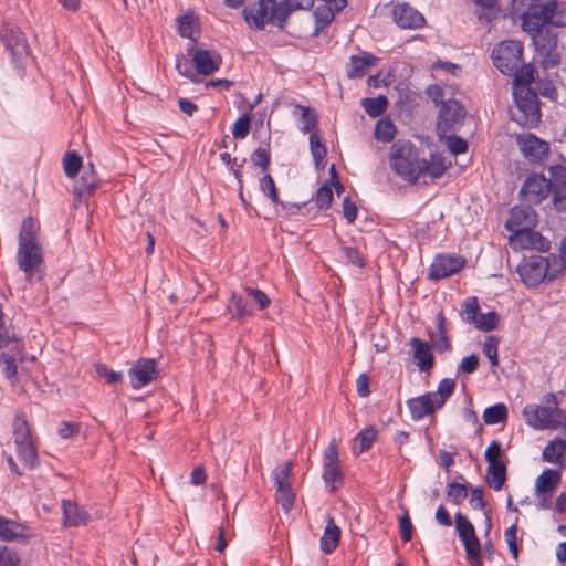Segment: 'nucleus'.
I'll return each instance as SVG.
<instances>
[{
    "label": "nucleus",
    "instance_id": "8",
    "mask_svg": "<svg viewBox=\"0 0 566 566\" xmlns=\"http://www.w3.org/2000/svg\"><path fill=\"white\" fill-rule=\"evenodd\" d=\"M523 44L517 40H506L492 52L493 64L503 74L512 75L522 65Z\"/></svg>",
    "mask_w": 566,
    "mask_h": 566
},
{
    "label": "nucleus",
    "instance_id": "29",
    "mask_svg": "<svg viewBox=\"0 0 566 566\" xmlns=\"http://www.w3.org/2000/svg\"><path fill=\"white\" fill-rule=\"evenodd\" d=\"M227 311L231 314L233 319L241 322L247 317L252 316L254 313L247 295H241L234 292L227 304Z\"/></svg>",
    "mask_w": 566,
    "mask_h": 566
},
{
    "label": "nucleus",
    "instance_id": "37",
    "mask_svg": "<svg viewBox=\"0 0 566 566\" xmlns=\"http://www.w3.org/2000/svg\"><path fill=\"white\" fill-rule=\"evenodd\" d=\"M506 481V463L489 465L486 470V482L490 488L500 491Z\"/></svg>",
    "mask_w": 566,
    "mask_h": 566
},
{
    "label": "nucleus",
    "instance_id": "23",
    "mask_svg": "<svg viewBox=\"0 0 566 566\" xmlns=\"http://www.w3.org/2000/svg\"><path fill=\"white\" fill-rule=\"evenodd\" d=\"M34 534L23 524L0 515V539L3 542L27 543Z\"/></svg>",
    "mask_w": 566,
    "mask_h": 566
},
{
    "label": "nucleus",
    "instance_id": "30",
    "mask_svg": "<svg viewBox=\"0 0 566 566\" xmlns=\"http://www.w3.org/2000/svg\"><path fill=\"white\" fill-rule=\"evenodd\" d=\"M340 534V528L336 525L334 518L329 516L319 542L322 552L325 554H332L339 544Z\"/></svg>",
    "mask_w": 566,
    "mask_h": 566
},
{
    "label": "nucleus",
    "instance_id": "5",
    "mask_svg": "<svg viewBox=\"0 0 566 566\" xmlns=\"http://www.w3.org/2000/svg\"><path fill=\"white\" fill-rule=\"evenodd\" d=\"M454 390L455 380L451 378H443L438 384L436 391L426 392L421 396L408 399L406 403L410 411L411 419L419 421L433 415L446 405Z\"/></svg>",
    "mask_w": 566,
    "mask_h": 566
},
{
    "label": "nucleus",
    "instance_id": "21",
    "mask_svg": "<svg viewBox=\"0 0 566 566\" xmlns=\"http://www.w3.org/2000/svg\"><path fill=\"white\" fill-rule=\"evenodd\" d=\"M134 389H140L157 376L155 359H138L128 371Z\"/></svg>",
    "mask_w": 566,
    "mask_h": 566
},
{
    "label": "nucleus",
    "instance_id": "50",
    "mask_svg": "<svg viewBox=\"0 0 566 566\" xmlns=\"http://www.w3.org/2000/svg\"><path fill=\"white\" fill-rule=\"evenodd\" d=\"M500 339L496 336H488L483 344V354L489 358L492 367L499 366V349Z\"/></svg>",
    "mask_w": 566,
    "mask_h": 566
},
{
    "label": "nucleus",
    "instance_id": "36",
    "mask_svg": "<svg viewBox=\"0 0 566 566\" xmlns=\"http://www.w3.org/2000/svg\"><path fill=\"white\" fill-rule=\"evenodd\" d=\"M17 447V453L20 459V461L23 463V465L28 469H33L38 462V451L34 444V441L23 442L15 444Z\"/></svg>",
    "mask_w": 566,
    "mask_h": 566
},
{
    "label": "nucleus",
    "instance_id": "39",
    "mask_svg": "<svg viewBox=\"0 0 566 566\" xmlns=\"http://www.w3.org/2000/svg\"><path fill=\"white\" fill-rule=\"evenodd\" d=\"M397 134L396 126L389 118H381L376 123L375 137L382 143H390Z\"/></svg>",
    "mask_w": 566,
    "mask_h": 566
},
{
    "label": "nucleus",
    "instance_id": "20",
    "mask_svg": "<svg viewBox=\"0 0 566 566\" xmlns=\"http://www.w3.org/2000/svg\"><path fill=\"white\" fill-rule=\"evenodd\" d=\"M536 213L531 206H515L510 212L506 229L511 232L530 230L536 226Z\"/></svg>",
    "mask_w": 566,
    "mask_h": 566
},
{
    "label": "nucleus",
    "instance_id": "60",
    "mask_svg": "<svg viewBox=\"0 0 566 566\" xmlns=\"http://www.w3.org/2000/svg\"><path fill=\"white\" fill-rule=\"evenodd\" d=\"M271 155L269 149L259 147L251 155V161L254 166L260 167L263 171L270 166Z\"/></svg>",
    "mask_w": 566,
    "mask_h": 566
},
{
    "label": "nucleus",
    "instance_id": "24",
    "mask_svg": "<svg viewBox=\"0 0 566 566\" xmlns=\"http://www.w3.org/2000/svg\"><path fill=\"white\" fill-rule=\"evenodd\" d=\"M392 17L401 29H419L426 23L424 17L408 3L395 6Z\"/></svg>",
    "mask_w": 566,
    "mask_h": 566
},
{
    "label": "nucleus",
    "instance_id": "58",
    "mask_svg": "<svg viewBox=\"0 0 566 566\" xmlns=\"http://www.w3.org/2000/svg\"><path fill=\"white\" fill-rule=\"evenodd\" d=\"M251 119L248 114L242 115L233 125L232 135L237 139H243L249 135Z\"/></svg>",
    "mask_w": 566,
    "mask_h": 566
},
{
    "label": "nucleus",
    "instance_id": "40",
    "mask_svg": "<svg viewBox=\"0 0 566 566\" xmlns=\"http://www.w3.org/2000/svg\"><path fill=\"white\" fill-rule=\"evenodd\" d=\"M378 437V430L374 426L364 428L356 437L355 442L359 443L358 454L368 451Z\"/></svg>",
    "mask_w": 566,
    "mask_h": 566
},
{
    "label": "nucleus",
    "instance_id": "59",
    "mask_svg": "<svg viewBox=\"0 0 566 566\" xmlns=\"http://www.w3.org/2000/svg\"><path fill=\"white\" fill-rule=\"evenodd\" d=\"M480 365V358L476 354H471L464 358H462L461 363L458 366L457 374H465L471 375L473 374Z\"/></svg>",
    "mask_w": 566,
    "mask_h": 566
},
{
    "label": "nucleus",
    "instance_id": "9",
    "mask_svg": "<svg viewBox=\"0 0 566 566\" xmlns=\"http://www.w3.org/2000/svg\"><path fill=\"white\" fill-rule=\"evenodd\" d=\"M526 423L534 429H557L566 423V413L559 408L527 405L523 409Z\"/></svg>",
    "mask_w": 566,
    "mask_h": 566
},
{
    "label": "nucleus",
    "instance_id": "53",
    "mask_svg": "<svg viewBox=\"0 0 566 566\" xmlns=\"http://www.w3.org/2000/svg\"><path fill=\"white\" fill-rule=\"evenodd\" d=\"M261 191L273 202L279 203V192L271 175L266 174L260 179Z\"/></svg>",
    "mask_w": 566,
    "mask_h": 566
},
{
    "label": "nucleus",
    "instance_id": "43",
    "mask_svg": "<svg viewBox=\"0 0 566 566\" xmlns=\"http://www.w3.org/2000/svg\"><path fill=\"white\" fill-rule=\"evenodd\" d=\"M507 409L504 403H496L486 408L483 412V420L486 424H496L505 421Z\"/></svg>",
    "mask_w": 566,
    "mask_h": 566
},
{
    "label": "nucleus",
    "instance_id": "13",
    "mask_svg": "<svg viewBox=\"0 0 566 566\" xmlns=\"http://www.w3.org/2000/svg\"><path fill=\"white\" fill-rule=\"evenodd\" d=\"M323 479L327 485H331V491H336L343 484L338 446L335 439L329 442L324 451Z\"/></svg>",
    "mask_w": 566,
    "mask_h": 566
},
{
    "label": "nucleus",
    "instance_id": "55",
    "mask_svg": "<svg viewBox=\"0 0 566 566\" xmlns=\"http://www.w3.org/2000/svg\"><path fill=\"white\" fill-rule=\"evenodd\" d=\"M20 556L14 549L0 544V566H20Z\"/></svg>",
    "mask_w": 566,
    "mask_h": 566
},
{
    "label": "nucleus",
    "instance_id": "19",
    "mask_svg": "<svg viewBox=\"0 0 566 566\" xmlns=\"http://www.w3.org/2000/svg\"><path fill=\"white\" fill-rule=\"evenodd\" d=\"M510 245L515 250L525 249L546 252L551 248V242L538 232L530 229L513 232V235L510 238Z\"/></svg>",
    "mask_w": 566,
    "mask_h": 566
},
{
    "label": "nucleus",
    "instance_id": "33",
    "mask_svg": "<svg viewBox=\"0 0 566 566\" xmlns=\"http://www.w3.org/2000/svg\"><path fill=\"white\" fill-rule=\"evenodd\" d=\"M534 67L532 64H525L522 62V65L517 69L516 72H512L514 75L513 78V92H517L518 90L533 91L531 88V84L534 81Z\"/></svg>",
    "mask_w": 566,
    "mask_h": 566
},
{
    "label": "nucleus",
    "instance_id": "27",
    "mask_svg": "<svg viewBox=\"0 0 566 566\" xmlns=\"http://www.w3.org/2000/svg\"><path fill=\"white\" fill-rule=\"evenodd\" d=\"M379 59L369 52H361L358 55H352L346 66V73L349 78H358L366 75L368 69L376 65Z\"/></svg>",
    "mask_w": 566,
    "mask_h": 566
},
{
    "label": "nucleus",
    "instance_id": "42",
    "mask_svg": "<svg viewBox=\"0 0 566 566\" xmlns=\"http://www.w3.org/2000/svg\"><path fill=\"white\" fill-rule=\"evenodd\" d=\"M83 167L82 157L75 151H67L63 158V169L69 178H74Z\"/></svg>",
    "mask_w": 566,
    "mask_h": 566
},
{
    "label": "nucleus",
    "instance_id": "4",
    "mask_svg": "<svg viewBox=\"0 0 566 566\" xmlns=\"http://www.w3.org/2000/svg\"><path fill=\"white\" fill-rule=\"evenodd\" d=\"M291 3L276 0H259L254 9H244L247 23L254 30H263L266 24H272L283 30L287 17L291 14Z\"/></svg>",
    "mask_w": 566,
    "mask_h": 566
},
{
    "label": "nucleus",
    "instance_id": "45",
    "mask_svg": "<svg viewBox=\"0 0 566 566\" xmlns=\"http://www.w3.org/2000/svg\"><path fill=\"white\" fill-rule=\"evenodd\" d=\"M220 159L231 170L235 180L238 181V186L240 188H242L243 187V176H242L241 168H242L243 164L245 163V158H243L241 160V163L238 164V158H235V157L232 158L229 153H222V154H220Z\"/></svg>",
    "mask_w": 566,
    "mask_h": 566
},
{
    "label": "nucleus",
    "instance_id": "12",
    "mask_svg": "<svg viewBox=\"0 0 566 566\" xmlns=\"http://www.w3.org/2000/svg\"><path fill=\"white\" fill-rule=\"evenodd\" d=\"M465 258L459 254L442 253L438 254L429 268L428 277L430 280H442L459 273L465 265Z\"/></svg>",
    "mask_w": 566,
    "mask_h": 566
},
{
    "label": "nucleus",
    "instance_id": "44",
    "mask_svg": "<svg viewBox=\"0 0 566 566\" xmlns=\"http://www.w3.org/2000/svg\"><path fill=\"white\" fill-rule=\"evenodd\" d=\"M310 147L315 165L318 168L321 165H323V160L327 155V149L325 145L322 143V139L317 133L311 134Z\"/></svg>",
    "mask_w": 566,
    "mask_h": 566
},
{
    "label": "nucleus",
    "instance_id": "62",
    "mask_svg": "<svg viewBox=\"0 0 566 566\" xmlns=\"http://www.w3.org/2000/svg\"><path fill=\"white\" fill-rule=\"evenodd\" d=\"M81 424L73 421H62L57 432L62 439H70L80 433Z\"/></svg>",
    "mask_w": 566,
    "mask_h": 566
},
{
    "label": "nucleus",
    "instance_id": "26",
    "mask_svg": "<svg viewBox=\"0 0 566 566\" xmlns=\"http://www.w3.org/2000/svg\"><path fill=\"white\" fill-rule=\"evenodd\" d=\"M410 345L413 349V359L419 370L422 373L430 371L434 366L436 359L429 343L413 337L410 340Z\"/></svg>",
    "mask_w": 566,
    "mask_h": 566
},
{
    "label": "nucleus",
    "instance_id": "11",
    "mask_svg": "<svg viewBox=\"0 0 566 566\" xmlns=\"http://www.w3.org/2000/svg\"><path fill=\"white\" fill-rule=\"evenodd\" d=\"M0 39L14 63H21L28 57V40L19 27L8 22H2L0 24Z\"/></svg>",
    "mask_w": 566,
    "mask_h": 566
},
{
    "label": "nucleus",
    "instance_id": "7",
    "mask_svg": "<svg viewBox=\"0 0 566 566\" xmlns=\"http://www.w3.org/2000/svg\"><path fill=\"white\" fill-rule=\"evenodd\" d=\"M515 108L512 119L523 127H535L541 120L539 99L534 91L513 92Z\"/></svg>",
    "mask_w": 566,
    "mask_h": 566
},
{
    "label": "nucleus",
    "instance_id": "64",
    "mask_svg": "<svg viewBox=\"0 0 566 566\" xmlns=\"http://www.w3.org/2000/svg\"><path fill=\"white\" fill-rule=\"evenodd\" d=\"M447 145L453 155L464 154L468 150V142L459 136L448 137Z\"/></svg>",
    "mask_w": 566,
    "mask_h": 566
},
{
    "label": "nucleus",
    "instance_id": "63",
    "mask_svg": "<svg viewBox=\"0 0 566 566\" xmlns=\"http://www.w3.org/2000/svg\"><path fill=\"white\" fill-rule=\"evenodd\" d=\"M454 525H455V531L459 536H462L464 533H468V532L474 530V526L471 523V521L461 512L455 513Z\"/></svg>",
    "mask_w": 566,
    "mask_h": 566
},
{
    "label": "nucleus",
    "instance_id": "17",
    "mask_svg": "<svg viewBox=\"0 0 566 566\" xmlns=\"http://www.w3.org/2000/svg\"><path fill=\"white\" fill-rule=\"evenodd\" d=\"M547 184H549L555 208L558 211H566V167L563 165L551 166Z\"/></svg>",
    "mask_w": 566,
    "mask_h": 566
},
{
    "label": "nucleus",
    "instance_id": "16",
    "mask_svg": "<svg viewBox=\"0 0 566 566\" xmlns=\"http://www.w3.org/2000/svg\"><path fill=\"white\" fill-rule=\"evenodd\" d=\"M465 114V108L458 101H446L439 112L438 130L442 134L454 130L462 124Z\"/></svg>",
    "mask_w": 566,
    "mask_h": 566
},
{
    "label": "nucleus",
    "instance_id": "41",
    "mask_svg": "<svg viewBox=\"0 0 566 566\" xmlns=\"http://www.w3.org/2000/svg\"><path fill=\"white\" fill-rule=\"evenodd\" d=\"M480 312V305L475 296L467 297L462 304L460 316L468 324H474Z\"/></svg>",
    "mask_w": 566,
    "mask_h": 566
},
{
    "label": "nucleus",
    "instance_id": "46",
    "mask_svg": "<svg viewBox=\"0 0 566 566\" xmlns=\"http://www.w3.org/2000/svg\"><path fill=\"white\" fill-rule=\"evenodd\" d=\"M340 10L335 9V4L326 3L324 6L317 7L315 10V19L318 28H324L329 24L337 12Z\"/></svg>",
    "mask_w": 566,
    "mask_h": 566
},
{
    "label": "nucleus",
    "instance_id": "25",
    "mask_svg": "<svg viewBox=\"0 0 566 566\" xmlns=\"http://www.w3.org/2000/svg\"><path fill=\"white\" fill-rule=\"evenodd\" d=\"M542 458L545 462L557 465L560 471L566 468V428L562 436L547 443Z\"/></svg>",
    "mask_w": 566,
    "mask_h": 566
},
{
    "label": "nucleus",
    "instance_id": "61",
    "mask_svg": "<svg viewBox=\"0 0 566 566\" xmlns=\"http://www.w3.org/2000/svg\"><path fill=\"white\" fill-rule=\"evenodd\" d=\"M0 364L2 365V373L6 378L11 379L17 375L18 366L13 355L2 353L0 355Z\"/></svg>",
    "mask_w": 566,
    "mask_h": 566
},
{
    "label": "nucleus",
    "instance_id": "56",
    "mask_svg": "<svg viewBox=\"0 0 566 566\" xmlns=\"http://www.w3.org/2000/svg\"><path fill=\"white\" fill-rule=\"evenodd\" d=\"M195 18L192 14L185 13L178 19V34L182 38L192 39Z\"/></svg>",
    "mask_w": 566,
    "mask_h": 566
},
{
    "label": "nucleus",
    "instance_id": "31",
    "mask_svg": "<svg viewBox=\"0 0 566 566\" xmlns=\"http://www.w3.org/2000/svg\"><path fill=\"white\" fill-rule=\"evenodd\" d=\"M560 482V470L546 469L537 476L535 482L536 493L551 495Z\"/></svg>",
    "mask_w": 566,
    "mask_h": 566
},
{
    "label": "nucleus",
    "instance_id": "14",
    "mask_svg": "<svg viewBox=\"0 0 566 566\" xmlns=\"http://www.w3.org/2000/svg\"><path fill=\"white\" fill-rule=\"evenodd\" d=\"M516 143L523 156L534 164L543 161L549 153V144L531 133L517 135Z\"/></svg>",
    "mask_w": 566,
    "mask_h": 566
},
{
    "label": "nucleus",
    "instance_id": "38",
    "mask_svg": "<svg viewBox=\"0 0 566 566\" xmlns=\"http://www.w3.org/2000/svg\"><path fill=\"white\" fill-rule=\"evenodd\" d=\"M361 106L370 117L375 118L386 112L388 107V99L385 95H379L375 98L366 97L361 101Z\"/></svg>",
    "mask_w": 566,
    "mask_h": 566
},
{
    "label": "nucleus",
    "instance_id": "51",
    "mask_svg": "<svg viewBox=\"0 0 566 566\" xmlns=\"http://www.w3.org/2000/svg\"><path fill=\"white\" fill-rule=\"evenodd\" d=\"M193 66L195 65H193L192 59L188 60L182 54L177 55L176 69L178 71V73L180 75L191 80L192 82H197L198 81V74H197V71L192 70Z\"/></svg>",
    "mask_w": 566,
    "mask_h": 566
},
{
    "label": "nucleus",
    "instance_id": "15",
    "mask_svg": "<svg viewBox=\"0 0 566 566\" xmlns=\"http://www.w3.org/2000/svg\"><path fill=\"white\" fill-rule=\"evenodd\" d=\"M187 52L192 55V62L198 75L209 76L217 72L222 64V57L216 51L195 50L193 44L190 43L188 44Z\"/></svg>",
    "mask_w": 566,
    "mask_h": 566
},
{
    "label": "nucleus",
    "instance_id": "32",
    "mask_svg": "<svg viewBox=\"0 0 566 566\" xmlns=\"http://www.w3.org/2000/svg\"><path fill=\"white\" fill-rule=\"evenodd\" d=\"M64 524L66 526H80L86 523L87 513L82 510L75 502L64 500L62 502Z\"/></svg>",
    "mask_w": 566,
    "mask_h": 566
},
{
    "label": "nucleus",
    "instance_id": "57",
    "mask_svg": "<svg viewBox=\"0 0 566 566\" xmlns=\"http://www.w3.org/2000/svg\"><path fill=\"white\" fill-rule=\"evenodd\" d=\"M314 200L319 209H328L333 201L332 188L327 185L321 186L316 191Z\"/></svg>",
    "mask_w": 566,
    "mask_h": 566
},
{
    "label": "nucleus",
    "instance_id": "35",
    "mask_svg": "<svg viewBox=\"0 0 566 566\" xmlns=\"http://www.w3.org/2000/svg\"><path fill=\"white\" fill-rule=\"evenodd\" d=\"M12 428H13V437H14L15 444L29 442V441L33 440L24 412L19 411L15 413V417H14L13 423H12Z\"/></svg>",
    "mask_w": 566,
    "mask_h": 566
},
{
    "label": "nucleus",
    "instance_id": "22",
    "mask_svg": "<svg viewBox=\"0 0 566 566\" xmlns=\"http://www.w3.org/2000/svg\"><path fill=\"white\" fill-rule=\"evenodd\" d=\"M531 36L536 51L549 59L547 62L551 65L558 63V55L556 54L557 38L548 32H544L543 29L538 31H526Z\"/></svg>",
    "mask_w": 566,
    "mask_h": 566
},
{
    "label": "nucleus",
    "instance_id": "2",
    "mask_svg": "<svg viewBox=\"0 0 566 566\" xmlns=\"http://www.w3.org/2000/svg\"><path fill=\"white\" fill-rule=\"evenodd\" d=\"M511 14L524 31H538L545 25H566V2L557 0H512Z\"/></svg>",
    "mask_w": 566,
    "mask_h": 566
},
{
    "label": "nucleus",
    "instance_id": "28",
    "mask_svg": "<svg viewBox=\"0 0 566 566\" xmlns=\"http://www.w3.org/2000/svg\"><path fill=\"white\" fill-rule=\"evenodd\" d=\"M465 551V557L470 566H483L482 562V546L480 539L476 536L475 528L462 536H459Z\"/></svg>",
    "mask_w": 566,
    "mask_h": 566
},
{
    "label": "nucleus",
    "instance_id": "49",
    "mask_svg": "<svg viewBox=\"0 0 566 566\" xmlns=\"http://www.w3.org/2000/svg\"><path fill=\"white\" fill-rule=\"evenodd\" d=\"M484 457L489 465L505 463L503 461L505 455L499 440L491 441L485 450Z\"/></svg>",
    "mask_w": 566,
    "mask_h": 566
},
{
    "label": "nucleus",
    "instance_id": "54",
    "mask_svg": "<svg viewBox=\"0 0 566 566\" xmlns=\"http://www.w3.org/2000/svg\"><path fill=\"white\" fill-rule=\"evenodd\" d=\"M244 294L249 301H253L258 305L259 310H265L271 303L268 295L259 289L245 287Z\"/></svg>",
    "mask_w": 566,
    "mask_h": 566
},
{
    "label": "nucleus",
    "instance_id": "34",
    "mask_svg": "<svg viewBox=\"0 0 566 566\" xmlns=\"http://www.w3.org/2000/svg\"><path fill=\"white\" fill-rule=\"evenodd\" d=\"M98 181L93 165H90V170H84L81 180L74 186V195L77 197L91 195L97 188Z\"/></svg>",
    "mask_w": 566,
    "mask_h": 566
},
{
    "label": "nucleus",
    "instance_id": "6",
    "mask_svg": "<svg viewBox=\"0 0 566 566\" xmlns=\"http://www.w3.org/2000/svg\"><path fill=\"white\" fill-rule=\"evenodd\" d=\"M551 261L557 263V258L538 254L524 256L517 266V273L526 286H537L544 280L552 281L555 279L556 270L551 271Z\"/></svg>",
    "mask_w": 566,
    "mask_h": 566
},
{
    "label": "nucleus",
    "instance_id": "47",
    "mask_svg": "<svg viewBox=\"0 0 566 566\" xmlns=\"http://www.w3.org/2000/svg\"><path fill=\"white\" fill-rule=\"evenodd\" d=\"M500 318L496 312H489L486 314H479L474 326L483 332L494 331L499 325Z\"/></svg>",
    "mask_w": 566,
    "mask_h": 566
},
{
    "label": "nucleus",
    "instance_id": "10",
    "mask_svg": "<svg viewBox=\"0 0 566 566\" xmlns=\"http://www.w3.org/2000/svg\"><path fill=\"white\" fill-rule=\"evenodd\" d=\"M292 469L293 463L285 462L276 467L272 472V479L276 488L275 501L282 506L285 513L292 510L296 497L291 483Z\"/></svg>",
    "mask_w": 566,
    "mask_h": 566
},
{
    "label": "nucleus",
    "instance_id": "3",
    "mask_svg": "<svg viewBox=\"0 0 566 566\" xmlns=\"http://www.w3.org/2000/svg\"><path fill=\"white\" fill-rule=\"evenodd\" d=\"M17 263L27 281H40L43 276V249L38 241L36 226L32 217L27 218L19 233Z\"/></svg>",
    "mask_w": 566,
    "mask_h": 566
},
{
    "label": "nucleus",
    "instance_id": "52",
    "mask_svg": "<svg viewBox=\"0 0 566 566\" xmlns=\"http://www.w3.org/2000/svg\"><path fill=\"white\" fill-rule=\"evenodd\" d=\"M296 108L301 112L302 130L304 133H312L317 126L316 113L307 106L297 105Z\"/></svg>",
    "mask_w": 566,
    "mask_h": 566
},
{
    "label": "nucleus",
    "instance_id": "18",
    "mask_svg": "<svg viewBox=\"0 0 566 566\" xmlns=\"http://www.w3.org/2000/svg\"><path fill=\"white\" fill-rule=\"evenodd\" d=\"M520 192L525 201L533 205L541 203L549 193H552L549 184H547V178L542 174H533L528 176Z\"/></svg>",
    "mask_w": 566,
    "mask_h": 566
},
{
    "label": "nucleus",
    "instance_id": "1",
    "mask_svg": "<svg viewBox=\"0 0 566 566\" xmlns=\"http://www.w3.org/2000/svg\"><path fill=\"white\" fill-rule=\"evenodd\" d=\"M389 161L391 169L411 184L420 180L427 184L428 178L438 179L447 169L441 158L432 157L430 161L420 159L417 147L411 142L401 139L392 144Z\"/></svg>",
    "mask_w": 566,
    "mask_h": 566
},
{
    "label": "nucleus",
    "instance_id": "48",
    "mask_svg": "<svg viewBox=\"0 0 566 566\" xmlns=\"http://www.w3.org/2000/svg\"><path fill=\"white\" fill-rule=\"evenodd\" d=\"M468 496V491L464 484L451 482L447 485V499L454 505L461 504Z\"/></svg>",
    "mask_w": 566,
    "mask_h": 566
}]
</instances>
